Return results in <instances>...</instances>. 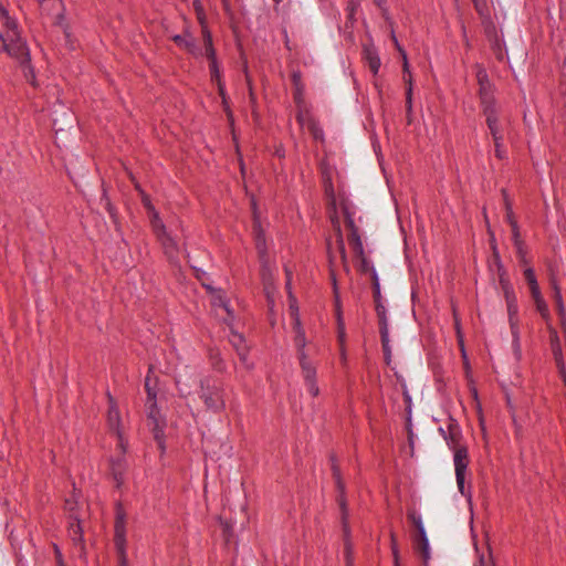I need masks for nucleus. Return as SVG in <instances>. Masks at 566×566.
I'll use <instances>...</instances> for the list:
<instances>
[{"instance_id": "1", "label": "nucleus", "mask_w": 566, "mask_h": 566, "mask_svg": "<svg viewBox=\"0 0 566 566\" xmlns=\"http://www.w3.org/2000/svg\"><path fill=\"white\" fill-rule=\"evenodd\" d=\"M293 329L295 333L294 345L296 349V357L301 367L302 377L310 394L313 397H317L319 394V388L316 380V364L311 359L306 349L307 339L297 314V308H295V321Z\"/></svg>"}, {"instance_id": "2", "label": "nucleus", "mask_w": 566, "mask_h": 566, "mask_svg": "<svg viewBox=\"0 0 566 566\" xmlns=\"http://www.w3.org/2000/svg\"><path fill=\"white\" fill-rule=\"evenodd\" d=\"M0 15L4 20V24L12 32V34H7V36L0 33V41L2 42L3 50L11 57L19 61V63L24 67L25 77H28L29 74L31 75V77H34L33 69L30 65L29 49L14 31V22L9 18L8 11L2 7L0 8Z\"/></svg>"}, {"instance_id": "3", "label": "nucleus", "mask_w": 566, "mask_h": 566, "mask_svg": "<svg viewBox=\"0 0 566 566\" xmlns=\"http://www.w3.org/2000/svg\"><path fill=\"white\" fill-rule=\"evenodd\" d=\"M126 520L127 514L123 504L117 503L115 507L114 544L119 566H128L126 554Z\"/></svg>"}, {"instance_id": "4", "label": "nucleus", "mask_w": 566, "mask_h": 566, "mask_svg": "<svg viewBox=\"0 0 566 566\" xmlns=\"http://www.w3.org/2000/svg\"><path fill=\"white\" fill-rule=\"evenodd\" d=\"M147 421L150 431L153 432L154 439L158 444L161 453L165 452V434L164 428L166 426L165 420L161 418L156 400L147 401Z\"/></svg>"}, {"instance_id": "5", "label": "nucleus", "mask_w": 566, "mask_h": 566, "mask_svg": "<svg viewBox=\"0 0 566 566\" xmlns=\"http://www.w3.org/2000/svg\"><path fill=\"white\" fill-rule=\"evenodd\" d=\"M200 398L203 400L207 410L213 413H219L226 409L224 389L220 385H205L201 382Z\"/></svg>"}, {"instance_id": "6", "label": "nucleus", "mask_w": 566, "mask_h": 566, "mask_svg": "<svg viewBox=\"0 0 566 566\" xmlns=\"http://www.w3.org/2000/svg\"><path fill=\"white\" fill-rule=\"evenodd\" d=\"M331 462H332V473L333 478L335 480L336 489L338 491L337 496V503L339 505L340 512H342V524H343V532L345 535H348L349 526H348V509H347V501L345 497V483L342 479L340 468L337 464L336 457L334 454L331 455Z\"/></svg>"}, {"instance_id": "7", "label": "nucleus", "mask_w": 566, "mask_h": 566, "mask_svg": "<svg viewBox=\"0 0 566 566\" xmlns=\"http://www.w3.org/2000/svg\"><path fill=\"white\" fill-rule=\"evenodd\" d=\"M475 76L479 84V96L482 105L483 113L489 109H496L495 98L492 93V85L489 81L486 70L480 65H475Z\"/></svg>"}, {"instance_id": "8", "label": "nucleus", "mask_w": 566, "mask_h": 566, "mask_svg": "<svg viewBox=\"0 0 566 566\" xmlns=\"http://www.w3.org/2000/svg\"><path fill=\"white\" fill-rule=\"evenodd\" d=\"M454 451V469H455V478L459 491L462 495L471 497L470 490L465 489L464 479L465 472L469 465V455L468 449L465 447L455 448Z\"/></svg>"}, {"instance_id": "9", "label": "nucleus", "mask_w": 566, "mask_h": 566, "mask_svg": "<svg viewBox=\"0 0 566 566\" xmlns=\"http://www.w3.org/2000/svg\"><path fill=\"white\" fill-rule=\"evenodd\" d=\"M483 115L485 116L486 125L494 142L495 156L499 159H503L505 151L502 148L503 135L499 126L497 109H489L486 113H483Z\"/></svg>"}, {"instance_id": "10", "label": "nucleus", "mask_w": 566, "mask_h": 566, "mask_svg": "<svg viewBox=\"0 0 566 566\" xmlns=\"http://www.w3.org/2000/svg\"><path fill=\"white\" fill-rule=\"evenodd\" d=\"M118 447L120 448V454L116 458H112L109 461L111 472L114 481L116 482V488H120L123 485L128 467L125 458L126 448L123 440L118 442Z\"/></svg>"}, {"instance_id": "11", "label": "nucleus", "mask_w": 566, "mask_h": 566, "mask_svg": "<svg viewBox=\"0 0 566 566\" xmlns=\"http://www.w3.org/2000/svg\"><path fill=\"white\" fill-rule=\"evenodd\" d=\"M499 271H501V266L499 268ZM499 279L500 285L505 296L509 315L512 317L517 312L516 296L513 286L511 285L504 271L499 273Z\"/></svg>"}, {"instance_id": "12", "label": "nucleus", "mask_w": 566, "mask_h": 566, "mask_svg": "<svg viewBox=\"0 0 566 566\" xmlns=\"http://www.w3.org/2000/svg\"><path fill=\"white\" fill-rule=\"evenodd\" d=\"M412 542L415 549L419 552L421 555L423 563L427 564V562L430 558V552H429V541L427 537V533L424 527L417 530L412 534Z\"/></svg>"}, {"instance_id": "13", "label": "nucleus", "mask_w": 566, "mask_h": 566, "mask_svg": "<svg viewBox=\"0 0 566 566\" xmlns=\"http://www.w3.org/2000/svg\"><path fill=\"white\" fill-rule=\"evenodd\" d=\"M107 398H108V405H109L108 412H107V423H108L109 429L116 432L118 440L120 441V440H123V438H122V434L119 431V426H120L119 410L116 406L115 399L113 398V396L109 392L107 394Z\"/></svg>"}, {"instance_id": "14", "label": "nucleus", "mask_w": 566, "mask_h": 566, "mask_svg": "<svg viewBox=\"0 0 566 566\" xmlns=\"http://www.w3.org/2000/svg\"><path fill=\"white\" fill-rule=\"evenodd\" d=\"M333 229L336 234V249L340 255L342 265L344 268V271L346 273L349 272V264L347 260L346 249H345V242L343 239V233L340 229V223L337 217L332 218Z\"/></svg>"}, {"instance_id": "15", "label": "nucleus", "mask_w": 566, "mask_h": 566, "mask_svg": "<svg viewBox=\"0 0 566 566\" xmlns=\"http://www.w3.org/2000/svg\"><path fill=\"white\" fill-rule=\"evenodd\" d=\"M42 14L54 17L56 20L63 18L62 0H36Z\"/></svg>"}, {"instance_id": "16", "label": "nucleus", "mask_w": 566, "mask_h": 566, "mask_svg": "<svg viewBox=\"0 0 566 566\" xmlns=\"http://www.w3.org/2000/svg\"><path fill=\"white\" fill-rule=\"evenodd\" d=\"M158 240L160 241L164 252L168 258L169 262L175 265L178 264L179 248L175 239L171 238L168 233H166L165 235L158 238Z\"/></svg>"}, {"instance_id": "17", "label": "nucleus", "mask_w": 566, "mask_h": 566, "mask_svg": "<svg viewBox=\"0 0 566 566\" xmlns=\"http://www.w3.org/2000/svg\"><path fill=\"white\" fill-rule=\"evenodd\" d=\"M440 432L443 434L450 448L455 450V448H461L462 446L459 443L461 438V431L458 423L451 419V422L448 426V433L440 428Z\"/></svg>"}, {"instance_id": "18", "label": "nucleus", "mask_w": 566, "mask_h": 566, "mask_svg": "<svg viewBox=\"0 0 566 566\" xmlns=\"http://www.w3.org/2000/svg\"><path fill=\"white\" fill-rule=\"evenodd\" d=\"M230 343H231L232 347L234 348V350L237 352L240 360L243 364H245L247 359H248L249 347L245 343L244 337L241 334L232 331L231 337H230Z\"/></svg>"}, {"instance_id": "19", "label": "nucleus", "mask_w": 566, "mask_h": 566, "mask_svg": "<svg viewBox=\"0 0 566 566\" xmlns=\"http://www.w3.org/2000/svg\"><path fill=\"white\" fill-rule=\"evenodd\" d=\"M71 518H74L73 522L70 523L69 527V536L73 541L74 544H80L81 549H84L83 544V530L80 523V520L76 516L70 515Z\"/></svg>"}, {"instance_id": "20", "label": "nucleus", "mask_w": 566, "mask_h": 566, "mask_svg": "<svg viewBox=\"0 0 566 566\" xmlns=\"http://www.w3.org/2000/svg\"><path fill=\"white\" fill-rule=\"evenodd\" d=\"M172 41L180 48L185 49L188 53L192 55H199V50L195 43V40L188 35V39L182 35H174Z\"/></svg>"}, {"instance_id": "21", "label": "nucleus", "mask_w": 566, "mask_h": 566, "mask_svg": "<svg viewBox=\"0 0 566 566\" xmlns=\"http://www.w3.org/2000/svg\"><path fill=\"white\" fill-rule=\"evenodd\" d=\"M364 54L370 71L376 75L380 67V59L377 51L374 48L366 46L364 49Z\"/></svg>"}, {"instance_id": "22", "label": "nucleus", "mask_w": 566, "mask_h": 566, "mask_svg": "<svg viewBox=\"0 0 566 566\" xmlns=\"http://www.w3.org/2000/svg\"><path fill=\"white\" fill-rule=\"evenodd\" d=\"M554 301H555V306H556L557 315H558V317L560 319V325L565 326V324H566V311H565V306H564L560 289L556 284H554Z\"/></svg>"}, {"instance_id": "23", "label": "nucleus", "mask_w": 566, "mask_h": 566, "mask_svg": "<svg viewBox=\"0 0 566 566\" xmlns=\"http://www.w3.org/2000/svg\"><path fill=\"white\" fill-rule=\"evenodd\" d=\"M375 311L378 317L379 333L389 332L387 311L381 301L375 302Z\"/></svg>"}, {"instance_id": "24", "label": "nucleus", "mask_w": 566, "mask_h": 566, "mask_svg": "<svg viewBox=\"0 0 566 566\" xmlns=\"http://www.w3.org/2000/svg\"><path fill=\"white\" fill-rule=\"evenodd\" d=\"M202 286L207 291H209L210 293H216L217 294L213 297V302H212L213 306L222 307L228 313V315H231V310L229 308V304L226 301V298L221 295V291L220 290H214L211 285L206 284V283H202Z\"/></svg>"}, {"instance_id": "25", "label": "nucleus", "mask_w": 566, "mask_h": 566, "mask_svg": "<svg viewBox=\"0 0 566 566\" xmlns=\"http://www.w3.org/2000/svg\"><path fill=\"white\" fill-rule=\"evenodd\" d=\"M327 245V256H328V264H329V276L333 283L334 293L337 295V282H336V270H335V256L332 251V243L331 240H326Z\"/></svg>"}, {"instance_id": "26", "label": "nucleus", "mask_w": 566, "mask_h": 566, "mask_svg": "<svg viewBox=\"0 0 566 566\" xmlns=\"http://www.w3.org/2000/svg\"><path fill=\"white\" fill-rule=\"evenodd\" d=\"M150 223H151L153 230H154L157 239L167 233L166 227H165L164 222L161 221V219L159 218V214L157 211H154V213H151Z\"/></svg>"}, {"instance_id": "27", "label": "nucleus", "mask_w": 566, "mask_h": 566, "mask_svg": "<svg viewBox=\"0 0 566 566\" xmlns=\"http://www.w3.org/2000/svg\"><path fill=\"white\" fill-rule=\"evenodd\" d=\"M198 19L202 27V29H201L202 40H203L205 51H207L210 48H213L212 35H211V32L208 29V27L205 24V19L201 17L199 11H198Z\"/></svg>"}, {"instance_id": "28", "label": "nucleus", "mask_w": 566, "mask_h": 566, "mask_svg": "<svg viewBox=\"0 0 566 566\" xmlns=\"http://www.w3.org/2000/svg\"><path fill=\"white\" fill-rule=\"evenodd\" d=\"M407 518L409 523L413 526L415 531L424 527L422 517L415 507H409L407 510Z\"/></svg>"}, {"instance_id": "29", "label": "nucleus", "mask_w": 566, "mask_h": 566, "mask_svg": "<svg viewBox=\"0 0 566 566\" xmlns=\"http://www.w3.org/2000/svg\"><path fill=\"white\" fill-rule=\"evenodd\" d=\"M342 210L345 217V224L347 229L349 230V233H359L358 228L355 224L353 213L349 211V208L346 203H342Z\"/></svg>"}, {"instance_id": "30", "label": "nucleus", "mask_w": 566, "mask_h": 566, "mask_svg": "<svg viewBox=\"0 0 566 566\" xmlns=\"http://www.w3.org/2000/svg\"><path fill=\"white\" fill-rule=\"evenodd\" d=\"M380 339H381L385 363H386V365H390L391 348L389 345V332L380 333Z\"/></svg>"}, {"instance_id": "31", "label": "nucleus", "mask_w": 566, "mask_h": 566, "mask_svg": "<svg viewBox=\"0 0 566 566\" xmlns=\"http://www.w3.org/2000/svg\"><path fill=\"white\" fill-rule=\"evenodd\" d=\"M392 40L395 42V45L397 48V50L399 51V53L401 54V57H402V62H403V81L405 83L408 85V78H409V74L411 75L410 73V70H409V64H408V60H407V53L406 51L399 45L395 34H392Z\"/></svg>"}, {"instance_id": "32", "label": "nucleus", "mask_w": 566, "mask_h": 566, "mask_svg": "<svg viewBox=\"0 0 566 566\" xmlns=\"http://www.w3.org/2000/svg\"><path fill=\"white\" fill-rule=\"evenodd\" d=\"M356 268L360 274H368L370 277H373V271H376L375 268L367 260V258L357 261Z\"/></svg>"}, {"instance_id": "33", "label": "nucleus", "mask_w": 566, "mask_h": 566, "mask_svg": "<svg viewBox=\"0 0 566 566\" xmlns=\"http://www.w3.org/2000/svg\"><path fill=\"white\" fill-rule=\"evenodd\" d=\"M371 280V287H373V297L374 302L381 301V293H380V283L376 271H373V277Z\"/></svg>"}, {"instance_id": "34", "label": "nucleus", "mask_w": 566, "mask_h": 566, "mask_svg": "<svg viewBox=\"0 0 566 566\" xmlns=\"http://www.w3.org/2000/svg\"><path fill=\"white\" fill-rule=\"evenodd\" d=\"M344 553L347 566H353V545L349 539V534L347 536L344 534Z\"/></svg>"}, {"instance_id": "35", "label": "nucleus", "mask_w": 566, "mask_h": 566, "mask_svg": "<svg viewBox=\"0 0 566 566\" xmlns=\"http://www.w3.org/2000/svg\"><path fill=\"white\" fill-rule=\"evenodd\" d=\"M512 234L514 240V245L516 248V252H522V243H524L520 238V229L516 220L511 221Z\"/></svg>"}, {"instance_id": "36", "label": "nucleus", "mask_w": 566, "mask_h": 566, "mask_svg": "<svg viewBox=\"0 0 566 566\" xmlns=\"http://www.w3.org/2000/svg\"><path fill=\"white\" fill-rule=\"evenodd\" d=\"M411 81H412V76L409 74L408 87L406 91V108H407L408 115L411 113V109H412V82Z\"/></svg>"}, {"instance_id": "37", "label": "nucleus", "mask_w": 566, "mask_h": 566, "mask_svg": "<svg viewBox=\"0 0 566 566\" xmlns=\"http://www.w3.org/2000/svg\"><path fill=\"white\" fill-rule=\"evenodd\" d=\"M475 566H495L491 549L488 548L486 554H481Z\"/></svg>"}, {"instance_id": "38", "label": "nucleus", "mask_w": 566, "mask_h": 566, "mask_svg": "<svg viewBox=\"0 0 566 566\" xmlns=\"http://www.w3.org/2000/svg\"><path fill=\"white\" fill-rule=\"evenodd\" d=\"M534 302L536 305V310L539 312L541 316L547 321L549 318V311H548V306H547L546 302L544 301V298L542 297Z\"/></svg>"}, {"instance_id": "39", "label": "nucleus", "mask_w": 566, "mask_h": 566, "mask_svg": "<svg viewBox=\"0 0 566 566\" xmlns=\"http://www.w3.org/2000/svg\"><path fill=\"white\" fill-rule=\"evenodd\" d=\"M291 80L294 86V91H304V84L302 82V73L295 70L291 74Z\"/></svg>"}, {"instance_id": "40", "label": "nucleus", "mask_w": 566, "mask_h": 566, "mask_svg": "<svg viewBox=\"0 0 566 566\" xmlns=\"http://www.w3.org/2000/svg\"><path fill=\"white\" fill-rule=\"evenodd\" d=\"M151 371H153V367L150 366L148 374H150ZM145 389L147 392V401L156 400V391L150 385V376L149 375H147V377L145 379Z\"/></svg>"}, {"instance_id": "41", "label": "nucleus", "mask_w": 566, "mask_h": 566, "mask_svg": "<svg viewBox=\"0 0 566 566\" xmlns=\"http://www.w3.org/2000/svg\"><path fill=\"white\" fill-rule=\"evenodd\" d=\"M347 240L353 251L363 247L359 233H348Z\"/></svg>"}, {"instance_id": "42", "label": "nucleus", "mask_w": 566, "mask_h": 566, "mask_svg": "<svg viewBox=\"0 0 566 566\" xmlns=\"http://www.w3.org/2000/svg\"><path fill=\"white\" fill-rule=\"evenodd\" d=\"M524 277L528 284L530 287L532 286H535L537 285V280H536V276H535V273L533 271V269L528 268L524 271Z\"/></svg>"}, {"instance_id": "43", "label": "nucleus", "mask_w": 566, "mask_h": 566, "mask_svg": "<svg viewBox=\"0 0 566 566\" xmlns=\"http://www.w3.org/2000/svg\"><path fill=\"white\" fill-rule=\"evenodd\" d=\"M140 198H142V203L143 206L151 213H154L155 210V207L153 206L151 203V200H150V197L144 191V190H140Z\"/></svg>"}, {"instance_id": "44", "label": "nucleus", "mask_w": 566, "mask_h": 566, "mask_svg": "<svg viewBox=\"0 0 566 566\" xmlns=\"http://www.w3.org/2000/svg\"><path fill=\"white\" fill-rule=\"evenodd\" d=\"M502 193L504 196V201H505V207H506V218H507L509 223L511 224V221L515 220L514 216H513L511 202L507 199V195H506V190L505 189L502 190Z\"/></svg>"}, {"instance_id": "45", "label": "nucleus", "mask_w": 566, "mask_h": 566, "mask_svg": "<svg viewBox=\"0 0 566 566\" xmlns=\"http://www.w3.org/2000/svg\"><path fill=\"white\" fill-rule=\"evenodd\" d=\"M102 200H105V208L108 211L111 218L115 220V218H116L115 208L111 203L105 190L103 192Z\"/></svg>"}, {"instance_id": "46", "label": "nucleus", "mask_w": 566, "mask_h": 566, "mask_svg": "<svg viewBox=\"0 0 566 566\" xmlns=\"http://www.w3.org/2000/svg\"><path fill=\"white\" fill-rule=\"evenodd\" d=\"M209 67H210L211 80L219 82L220 81V74H219L218 62L217 61L210 62Z\"/></svg>"}, {"instance_id": "47", "label": "nucleus", "mask_w": 566, "mask_h": 566, "mask_svg": "<svg viewBox=\"0 0 566 566\" xmlns=\"http://www.w3.org/2000/svg\"><path fill=\"white\" fill-rule=\"evenodd\" d=\"M218 86H219V93H220V95H221V97H222V102H223V104H224V111L227 112L228 118H229L230 120H232V112L230 111L229 106L227 105L226 95H224V90H223V87H222V85H221L220 81L218 82Z\"/></svg>"}, {"instance_id": "48", "label": "nucleus", "mask_w": 566, "mask_h": 566, "mask_svg": "<svg viewBox=\"0 0 566 566\" xmlns=\"http://www.w3.org/2000/svg\"><path fill=\"white\" fill-rule=\"evenodd\" d=\"M293 97L296 106L302 108L304 105V91H294Z\"/></svg>"}, {"instance_id": "49", "label": "nucleus", "mask_w": 566, "mask_h": 566, "mask_svg": "<svg viewBox=\"0 0 566 566\" xmlns=\"http://www.w3.org/2000/svg\"><path fill=\"white\" fill-rule=\"evenodd\" d=\"M338 338H339V343H340V357H342V361L345 363L346 361V353H345V348H344L345 332H344L343 327H340Z\"/></svg>"}, {"instance_id": "50", "label": "nucleus", "mask_w": 566, "mask_h": 566, "mask_svg": "<svg viewBox=\"0 0 566 566\" xmlns=\"http://www.w3.org/2000/svg\"><path fill=\"white\" fill-rule=\"evenodd\" d=\"M390 542H391L392 555L395 557V560L397 562V559H398L397 537L394 532H390Z\"/></svg>"}, {"instance_id": "51", "label": "nucleus", "mask_w": 566, "mask_h": 566, "mask_svg": "<svg viewBox=\"0 0 566 566\" xmlns=\"http://www.w3.org/2000/svg\"><path fill=\"white\" fill-rule=\"evenodd\" d=\"M296 119L300 124L302 125H307L308 126V122L311 120L308 118V114L307 113H303V111L300 108L297 115H296Z\"/></svg>"}, {"instance_id": "52", "label": "nucleus", "mask_w": 566, "mask_h": 566, "mask_svg": "<svg viewBox=\"0 0 566 566\" xmlns=\"http://www.w3.org/2000/svg\"><path fill=\"white\" fill-rule=\"evenodd\" d=\"M553 353L555 356V359L558 365L563 366V355L559 344L557 343L556 347H553Z\"/></svg>"}, {"instance_id": "53", "label": "nucleus", "mask_w": 566, "mask_h": 566, "mask_svg": "<svg viewBox=\"0 0 566 566\" xmlns=\"http://www.w3.org/2000/svg\"><path fill=\"white\" fill-rule=\"evenodd\" d=\"M325 192L334 201V188L329 178L325 180Z\"/></svg>"}, {"instance_id": "54", "label": "nucleus", "mask_w": 566, "mask_h": 566, "mask_svg": "<svg viewBox=\"0 0 566 566\" xmlns=\"http://www.w3.org/2000/svg\"><path fill=\"white\" fill-rule=\"evenodd\" d=\"M221 525L223 528V534L227 537V541H229V536L231 535V532H232V525L227 521H224V522L221 521Z\"/></svg>"}, {"instance_id": "55", "label": "nucleus", "mask_w": 566, "mask_h": 566, "mask_svg": "<svg viewBox=\"0 0 566 566\" xmlns=\"http://www.w3.org/2000/svg\"><path fill=\"white\" fill-rule=\"evenodd\" d=\"M474 7H475V10L479 12V14H481V15L484 14V10L486 8L484 1H482V0H474Z\"/></svg>"}, {"instance_id": "56", "label": "nucleus", "mask_w": 566, "mask_h": 566, "mask_svg": "<svg viewBox=\"0 0 566 566\" xmlns=\"http://www.w3.org/2000/svg\"><path fill=\"white\" fill-rule=\"evenodd\" d=\"M307 127L311 129V132L313 133L315 138H318L319 135H322V132L316 127V124L314 120H310Z\"/></svg>"}, {"instance_id": "57", "label": "nucleus", "mask_w": 566, "mask_h": 566, "mask_svg": "<svg viewBox=\"0 0 566 566\" xmlns=\"http://www.w3.org/2000/svg\"><path fill=\"white\" fill-rule=\"evenodd\" d=\"M530 291H531V294H532V297H533L534 301L543 297L542 294H541L538 284L535 285V286L530 287Z\"/></svg>"}, {"instance_id": "58", "label": "nucleus", "mask_w": 566, "mask_h": 566, "mask_svg": "<svg viewBox=\"0 0 566 566\" xmlns=\"http://www.w3.org/2000/svg\"><path fill=\"white\" fill-rule=\"evenodd\" d=\"M75 506H76V500L75 497L73 496L72 499H67L65 501V509L69 511V512H73L75 510Z\"/></svg>"}, {"instance_id": "59", "label": "nucleus", "mask_w": 566, "mask_h": 566, "mask_svg": "<svg viewBox=\"0 0 566 566\" xmlns=\"http://www.w3.org/2000/svg\"><path fill=\"white\" fill-rule=\"evenodd\" d=\"M353 252H354V255L357 261H360L361 259H366L364 247L355 249Z\"/></svg>"}, {"instance_id": "60", "label": "nucleus", "mask_w": 566, "mask_h": 566, "mask_svg": "<svg viewBox=\"0 0 566 566\" xmlns=\"http://www.w3.org/2000/svg\"><path fill=\"white\" fill-rule=\"evenodd\" d=\"M205 54L210 62L217 61L214 48H210L209 50L205 51Z\"/></svg>"}, {"instance_id": "61", "label": "nucleus", "mask_w": 566, "mask_h": 566, "mask_svg": "<svg viewBox=\"0 0 566 566\" xmlns=\"http://www.w3.org/2000/svg\"><path fill=\"white\" fill-rule=\"evenodd\" d=\"M54 552H55L57 566H64L62 554L56 545H54Z\"/></svg>"}, {"instance_id": "62", "label": "nucleus", "mask_w": 566, "mask_h": 566, "mask_svg": "<svg viewBox=\"0 0 566 566\" xmlns=\"http://www.w3.org/2000/svg\"><path fill=\"white\" fill-rule=\"evenodd\" d=\"M521 263L526 264L527 260L525 256L524 243H522V252H517Z\"/></svg>"}, {"instance_id": "63", "label": "nucleus", "mask_w": 566, "mask_h": 566, "mask_svg": "<svg viewBox=\"0 0 566 566\" xmlns=\"http://www.w3.org/2000/svg\"><path fill=\"white\" fill-rule=\"evenodd\" d=\"M285 273H286V289L290 291L292 273H291V271L287 268H285Z\"/></svg>"}, {"instance_id": "64", "label": "nucleus", "mask_w": 566, "mask_h": 566, "mask_svg": "<svg viewBox=\"0 0 566 566\" xmlns=\"http://www.w3.org/2000/svg\"><path fill=\"white\" fill-rule=\"evenodd\" d=\"M214 368H217L218 370L222 371L223 370V366L221 364V361H218V363H214Z\"/></svg>"}]
</instances>
